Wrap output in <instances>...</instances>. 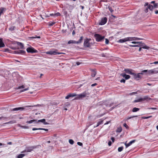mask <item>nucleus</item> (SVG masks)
Here are the masks:
<instances>
[{"instance_id":"nucleus-1","label":"nucleus","mask_w":158,"mask_h":158,"mask_svg":"<svg viewBox=\"0 0 158 158\" xmlns=\"http://www.w3.org/2000/svg\"><path fill=\"white\" fill-rule=\"evenodd\" d=\"M89 94L87 93L86 92H84L83 93L78 95H77L76 97L75 98V99H79L85 98L86 95H89Z\"/></svg>"},{"instance_id":"nucleus-2","label":"nucleus","mask_w":158,"mask_h":158,"mask_svg":"<svg viewBox=\"0 0 158 158\" xmlns=\"http://www.w3.org/2000/svg\"><path fill=\"white\" fill-rule=\"evenodd\" d=\"M151 98H150L148 96H145L143 98H141L139 99H138L137 100H135L134 101V102H140L143 101H144L145 100H146L148 99L150 100Z\"/></svg>"},{"instance_id":"nucleus-3","label":"nucleus","mask_w":158,"mask_h":158,"mask_svg":"<svg viewBox=\"0 0 158 158\" xmlns=\"http://www.w3.org/2000/svg\"><path fill=\"white\" fill-rule=\"evenodd\" d=\"M94 37L95 38L96 41L98 42L102 41L105 38L104 36H102L100 35L97 34H95L94 35Z\"/></svg>"},{"instance_id":"nucleus-4","label":"nucleus","mask_w":158,"mask_h":158,"mask_svg":"<svg viewBox=\"0 0 158 158\" xmlns=\"http://www.w3.org/2000/svg\"><path fill=\"white\" fill-rule=\"evenodd\" d=\"M57 50L55 49L54 51L50 50L49 51L46 52L45 53L47 54H48L50 55H55L62 53L57 52Z\"/></svg>"},{"instance_id":"nucleus-5","label":"nucleus","mask_w":158,"mask_h":158,"mask_svg":"<svg viewBox=\"0 0 158 158\" xmlns=\"http://www.w3.org/2000/svg\"><path fill=\"white\" fill-rule=\"evenodd\" d=\"M36 148L35 146H32L30 147H27L25 149L22 151L21 153H23L25 152H30L32 151L33 149Z\"/></svg>"},{"instance_id":"nucleus-6","label":"nucleus","mask_w":158,"mask_h":158,"mask_svg":"<svg viewBox=\"0 0 158 158\" xmlns=\"http://www.w3.org/2000/svg\"><path fill=\"white\" fill-rule=\"evenodd\" d=\"M90 39H86L84 40V46L85 47L89 48L91 46V44L89 43V41L91 40Z\"/></svg>"},{"instance_id":"nucleus-7","label":"nucleus","mask_w":158,"mask_h":158,"mask_svg":"<svg viewBox=\"0 0 158 158\" xmlns=\"http://www.w3.org/2000/svg\"><path fill=\"white\" fill-rule=\"evenodd\" d=\"M27 51L28 53H37L38 51L36 50L35 49L32 47L30 46L27 48Z\"/></svg>"},{"instance_id":"nucleus-8","label":"nucleus","mask_w":158,"mask_h":158,"mask_svg":"<svg viewBox=\"0 0 158 158\" xmlns=\"http://www.w3.org/2000/svg\"><path fill=\"white\" fill-rule=\"evenodd\" d=\"M144 6L146 8L145 11L146 13L148 12V9H149L150 10H152L153 9V6L152 5H148V3L146 2L144 4Z\"/></svg>"},{"instance_id":"nucleus-9","label":"nucleus","mask_w":158,"mask_h":158,"mask_svg":"<svg viewBox=\"0 0 158 158\" xmlns=\"http://www.w3.org/2000/svg\"><path fill=\"white\" fill-rule=\"evenodd\" d=\"M107 21V18L106 17L102 18L99 22V24L101 25H103L105 24Z\"/></svg>"},{"instance_id":"nucleus-10","label":"nucleus","mask_w":158,"mask_h":158,"mask_svg":"<svg viewBox=\"0 0 158 158\" xmlns=\"http://www.w3.org/2000/svg\"><path fill=\"white\" fill-rule=\"evenodd\" d=\"M139 43L138 44L140 46L139 47H141V48L147 49H148L149 48V47L145 45L144 43H142L141 42H139Z\"/></svg>"},{"instance_id":"nucleus-11","label":"nucleus","mask_w":158,"mask_h":158,"mask_svg":"<svg viewBox=\"0 0 158 158\" xmlns=\"http://www.w3.org/2000/svg\"><path fill=\"white\" fill-rule=\"evenodd\" d=\"M15 52L16 54L22 55H24L26 53L25 51L21 50L15 51Z\"/></svg>"},{"instance_id":"nucleus-12","label":"nucleus","mask_w":158,"mask_h":158,"mask_svg":"<svg viewBox=\"0 0 158 158\" xmlns=\"http://www.w3.org/2000/svg\"><path fill=\"white\" fill-rule=\"evenodd\" d=\"M133 75L134 78L135 79H136L137 80H139V79L141 78V76L139 75V74L137 73V74H135L134 73H133Z\"/></svg>"},{"instance_id":"nucleus-13","label":"nucleus","mask_w":158,"mask_h":158,"mask_svg":"<svg viewBox=\"0 0 158 158\" xmlns=\"http://www.w3.org/2000/svg\"><path fill=\"white\" fill-rule=\"evenodd\" d=\"M39 122L42 123L44 125H48L49 124L46 122L45 119L44 118L37 121V123H38Z\"/></svg>"},{"instance_id":"nucleus-14","label":"nucleus","mask_w":158,"mask_h":158,"mask_svg":"<svg viewBox=\"0 0 158 158\" xmlns=\"http://www.w3.org/2000/svg\"><path fill=\"white\" fill-rule=\"evenodd\" d=\"M24 108L23 107H19L13 109L11 110L12 111H14L19 110H23L24 109Z\"/></svg>"},{"instance_id":"nucleus-15","label":"nucleus","mask_w":158,"mask_h":158,"mask_svg":"<svg viewBox=\"0 0 158 158\" xmlns=\"http://www.w3.org/2000/svg\"><path fill=\"white\" fill-rule=\"evenodd\" d=\"M76 96H77V94H70L68 95L67 96H66L65 97V98L66 99H68L70 97H75Z\"/></svg>"},{"instance_id":"nucleus-16","label":"nucleus","mask_w":158,"mask_h":158,"mask_svg":"<svg viewBox=\"0 0 158 158\" xmlns=\"http://www.w3.org/2000/svg\"><path fill=\"white\" fill-rule=\"evenodd\" d=\"M135 141V140H133L130 141L127 144L126 143H125L126 148H127L128 147L130 146L132 143H134Z\"/></svg>"},{"instance_id":"nucleus-17","label":"nucleus","mask_w":158,"mask_h":158,"mask_svg":"<svg viewBox=\"0 0 158 158\" xmlns=\"http://www.w3.org/2000/svg\"><path fill=\"white\" fill-rule=\"evenodd\" d=\"M131 70H132L129 69H124V71L126 73L133 75L134 73L131 72Z\"/></svg>"},{"instance_id":"nucleus-18","label":"nucleus","mask_w":158,"mask_h":158,"mask_svg":"<svg viewBox=\"0 0 158 158\" xmlns=\"http://www.w3.org/2000/svg\"><path fill=\"white\" fill-rule=\"evenodd\" d=\"M155 71L154 69L148 70L147 75H150L154 73Z\"/></svg>"},{"instance_id":"nucleus-19","label":"nucleus","mask_w":158,"mask_h":158,"mask_svg":"<svg viewBox=\"0 0 158 158\" xmlns=\"http://www.w3.org/2000/svg\"><path fill=\"white\" fill-rule=\"evenodd\" d=\"M100 121H98V122L97 123V125L96 126H94V128L96 127H98L99 125H100L101 124H102L103 123V120H102L101 119H100Z\"/></svg>"},{"instance_id":"nucleus-20","label":"nucleus","mask_w":158,"mask_h":158,"mask_svg":"<svg viewBox=\"0 0 158 158\" xmlns=\"http://www.w3.org/2000/svg\"><path fill=\"white\" fill-rule=\"evenodd\" d=\"M37 123V120L36 119H33L31 120L30 121H27L26 122V123Z\"/></svg>"},{"instance_id":"nucleus-21","label":"nucleus","mask_w":158,"mask_h":158,"mask_svg":"<svg viewBox=\"0 0 158 158\" xmlns=\"http://www.w3.org/2000/svg\"><path fill=\"white\" fill-rule=\"evenodd\" d=\"M126 41H127V39H126V37L124 38L123 39H119L118 41V42L119 43H124Z\"/></svg>"},{"instance_id":"nucleus-22","label":"nucleus","mask_w":158,"mask_h":158,"mask_svg":"<svg viewBox=\"0 0 158 158\" xmlns=\"http://www.w3.org/2000/svg\"><path fill=\"white\" fill-rule=\"evenodd\" d=\"M50 15L51 16H53L55 17L57 16H60V14L59 12H57L56 13L50 14Z\"/></svg>"},{"instance_id":"nucleus-23","label":"nucleus","mask_w":158,"mask_h":158,"mask_svg":"<svg viewBox=\"0 0 158 158\" xmlns=\"http://www.w3.org/2000/svg\"><path fill=\"white\" fill-rule=\"evenodd\" d=\"M44 130L45 131H48V129L43 128H32V130H33V131H35V130Z\"/></svg>"},{"instance_id":"nucleus-24","label":"nucleus","mask_w":158,"mask_h":158,"mask_svg":"<svg viewBox=\"0 0 158 158\" xmlns=\"http://www.w3.org/2000/svg\"><path fill=\"white\" fill-rule=\"evenodd\" d=\"M5 46V45L3 42L2 39L0 38V48L4 47Z\"/></svg>"},{"instance_id":"nucleus-25","label":"nucleus","mask_w":158,"mask_h":158,"mask_svg":"<svg viewBox=\"0 0 158 158\" xmlns=\"http://www.w3.org/2000/svg\"><path fill=\"white\" fill-rule=\"evenodd\" d=\"M83 36H81L80 38V39L79 40H78L77 41H76L77 42V44H79L81 43L83 40Z\"/></svg>"},{"instance_id":"nucleus-26","label":"nucleus","mask_w":158,"mask_h":158,"mask_svg":"<svg viewBox=\"0 0 158 158\" xmlns=\"http://www.w3.org/2000/svg\"><path fill=\"white\" fill-rule=\"evenodd\" d=\"M17 44L20 47L21 49H23L24 48V45L23 44L19 42H18Z\"/></svg>"},{"instance_id":"nucleus-27","label":"nucleus","mask_w":158,"mask_h":158,"mask_svg":"<svg viewBox=\"0 0 158 158\" xmlns=\"http://www.w3.org/2000/svg\"><path fill=\"white\" fill-rule=\"evenodd\" d=\"M126 38L127 41L134 40V37H127Z\"/></svg>"},{"instance_id":"nucleus-28","label":"nucleus","mask_w":158,"mask_h":158,"mask_svg":"<svg viewBox=\"0 0 158 158\" xmlns=\"http://www.w3.org/2000/svg\"><path fill=\"white\" fill-rule=\"evenodd\" d=\"M68 44H77L76 41L74 40H70L68 42Z\"/></svg>"},{"instance_id":"nucleus-29","label":"nucleus","mask_w":158,"mask_h":158,"mask_svg":"<svg viewBox=\"0 0 158 158\" xmlns=\"http://www.w3.org/2000/svg\"><path fill=\"white\" fill-rule=\"evenodd\" d=\"M26 155L25 154H20L17 156V158H23Z\"/></svg>"},{"instance_id":"nucleus-30","label":"nucleus","mask_w":158,"mask_h":158,"mask_svg":"<svg viewBox=\"0 0 158 158\" xmlns=\"http://www.w3.org/2000/svg\"><path fill=\"white\" fill-rule=\"evenodd\" d=\"M139 110V108L134 107L132 111L133 112H136Z\"/></svg>"},{"instance_id":"nucleus-31","label":"nucleus","mask_w":158,"mask_h":158,"mask_svg":"<svg viewBox=\"0 0 158 158\" xmlns=\"http://www.w3.org/2000/svg\"><path fill=\"white\" fill-rule=\"evenodd\" d=\"M96 74V72L95 70L93 71H92L91 73V76L93 77H94L95 76Z\"/></svg>"},{"instance_id":"nucleus-32","label":"nucleus","mask_w":158,"mask_h":158,"mask_svg":"<svg viewBox=\"0 0 158 158\" xmlns=\"http://www.w3.org/2000/svg\"><path fill=\"white\" fill-rule=\"evenodd\" d=\"M15 26L11 27L9 28V30L11 31H13L15 30Z\"/></svg>"},{"instance_id":"nucleus-33","label":"nucleus","mask_w":158,"mask_h":158,"mask_svg":"<svg viewBox=\"0 0 158 158\" xmlns=\"http://www.w3.org/2000/svg\"><path fill=\"white\" fill-rule=\"evenodd\" d=\"M122 131V128L121 127H118L117 128L116 132H120Z\"/></svg>"},{"instance_id":"nucleus-34","label":"nucleus","mask_w":158,"mask_h":158,"mask_svg":"<svg viewBox=\"0 0 158 158\" xmlns=\"http://www.w3.org/2000/svg\"><path fill=\"white\" fill-rule=\"evenodd\" d=\"M139 44H138L137 45H130L129 46L130 47H139Z\"/></svg>"},{"instance_id":"nucleus-35","label":"nucleus","mask_w":158,"mask_h":158,"mask_svg":"<svg viewBox=\"0 0 158 158\" xmlns=\"http://www.w3.org/2000/svg\"><path fill=\"white\" fill-rule=\"evenodd\" d=\"M19 126L21 127L22 128L24 129H28V127L27 126H21L19 125Z\"/></svg>"},{"instance_id":"nucleus-36","label":"nucleus","mask_w":158,"mask_h":158,"mask_svg":"<svg viewBox=\"0 0 158 158\" xmlns=\"http://www.w3.org/2000/svg\"><path fill=\"white\" fill-rule=\"evenodd\" d=\"M123 146H122V147H119L118 148V151L119 152H121L123 150Z\"/></svg>"},{"instance_id":"nucleus-37","label":"nucleus","mask_w":158,"mask_h":158,"mask_svg":"<svg viewBox=\"0 0 158 158\" xmlns=\"http://www.w3.org/2000/svg\"><path fill=\"white\" fill-rule=\"evenodd\" d=\"M140 92V91L139 90H138L136 92H132V93H131L129 94V95H132L133 94H137V92Z\"/></svg>"},{"instance_id":"nucleus-38","label":"nucleus","mask_w":158,"mask_h":158,"mask_svg":"<svg viewBox=\"0 0 158 158\" xmlns=\"http://www.w3.org/2000/svg\"><path fill=\"white\" fill-rule=\"evenodd\" d=\"M69 143L71 144H73L74 143V141L73 140L71 139H70L69 140Z\"/></svg>"},{"instance_id":"nucleus-39","label":"nucleus","mask_w":158,"mask_h":158,"mask_svg":"<svg viewBox=\"0 0 158 158\" xmlns=\"http://www.w3.org/2000/svg\"><path fill=\"white\" fill-rule=\"evenodd\" d=\"M130 76L129 75H126L124 78L126 80H127L130 78Z\"/></svg>"},{"instance_id":"nucleus-40","label":"nucleus","mask_w":158,"mask_h":158,"mask_svg":"<svg viewBox=\"0 0 158 158\" xmlns=\"http://www.w3.org/2000/svg\"><path fill=\"white\" fill-rule=\"evenodd\" d=\"M29 89V87H28L27 88L21 90L20 91V92H24L25 91H26V90H28Z\"/></svg>"},{"instance_id":"nucleus-41","label":"nucleus","mask_w":158,"mask_h":158,"mask_svg":"<svg viewBox=\"0 0 158 158\" xmlns=\"http://www.w3.org/2000/svg\"><path fill=\"white\" fill-rule=\"evenodd\" d=\"M137 116H131V117H128L127 118V120L132 118H134V117H137Z\"/></svg>"},{"instance_id":"nucleus-42","label":"nucleus","mask_w":158,"mask_h":158,"mask_svg":"<svg viewBox=\"0 0 158 158\" xmlns=\"http://www.w3.org/2000/svg\"><path fill=\"white\" fill-rule=\"evenodd\" d=\"M123 126L124 127H126V129H127L129 128L128 126L126 123H124V124H123Z\"/></svg>"},{"instance_id":"nucleus-43","label":"nucleus","mask_w":158,"mask_h":158,"mask_svg":"<svg viewBox=\"0 0 158 158\" xmlns=\"http://www.w3.org/2000/svg\"><path fill=\"white\" fill-rule=\"evenodd\" d=\"M92 124H90L89 123L87 125H86V128L85 129V130H86L87 129H88V128Z\"/></svg>"},{"instance_id":"nucleus-44","label":"nucleus","mask_w":158,"mask_h":158,"mask_svg":"<svg viewBox=\"0 0 158 158\" xmlns=\"http://www.w3.org/2000/svg\"><path fill=\"white\" fill-rule=\"evenodd\" d=\"M153 7H154V8H156L158 7V4L154 3L153 4Z\"/></svg>"},{"instance_id":"nucleus-45","label":"nucleus","mask_w":158,"mask_h":158,"mask_svg":"<svg viewBox=\"0 0 158 158\" xmlns=\"http://www.w3.org/2000/svg\"><path fill=\"white\" fill-rule=\"evenodd\" d=\"M109 10L111 13H112L113 11V10L111 7H108Z\"/></svg>"},{"instance_id":"nucleus-46","label":"nucleus","mask_w":158,"mask_h":158,"mask_svg":"<svg viewBox=\"0 0 158 158\" xmlns=\"http://www.w3.org/2000/svg\"><path fill=\"white\" fill-rule=\"evenodd\" d=\"M24 87H25V86L24 85H22L19 86L18 87V89H21L22 88H24Z\"/></svg>"},{"instance_id":"nucleus-47","label":"nucleus","mask_w":158,"mask_h":158,"mask_svg":"<svg viewBox=\"0 0 158 158\" xmlns=\"http://www.w3.org/2000/svg\"><path fill=\"white\" fill-rule=\"evenodd\" d=\"M109 43V40L107 39H105V43L106 44H108Z\"/></svg>"},{"instance_id":"nucleus-48","label":"nucleus","mask_w":158,"mask_h":158,"mask_svg":"<svg viewBox=\"0 0 158 158\" xmlns=\"http://www.w3.org/2000/svg\"><path fill=\"white\" fill-rule=\"evenodd\" d=\"M152 117V116H148V117H143V118L144 119H148L150 117Z\"/></svg>"},{"instance_id":"nucleus-49","label":"nucleus","mask_w":158,"mask_h":158,"mask_svg":"<svg viewBox=\"0 0 158 158\" xmlns=\"http://www.w3.org/2000/svg\"><path fill=\"white\" fill-rule=\"evenodd\" d=\"M77 144L80 146H82L83 145V144L82 143L80 142H78L77 143Z\"/></svg>"},{"instance_id":"nucleus-50","label":"nucleus","mask_w":158,"mask_h":158,"mask_svg":"<svg viewBox=\"0 0 158 158\" xmlns=\"http://www.w3.org/2000/svg\"><path fill=\"white\" fill-rule=\"evenodd\" d=\"M31 38H33V39L36 38H40V36H34V37H31Z\"/></svg>"},{"instance_id":"nucleus-51","label":"nucleus","mask_w":158,"mask_h":158,"mask_svg":"<svg viewBox=\"0 0 158 158\" xmlns=\"http://www.w3.org/2000/svg\"><path fill=\"white\" fill-rule=\"evenodd\" d=\"M126 74L124 73H122L120 74V75L122 76V77H124Z\"/></svg>"},{"instance_id":"nucleus-52","label":"nucleus","mask_w":158,"mask_h":158,"mask_svg":"<svg viewBox=\"0 0 158 158\" xmlns=\"http://www.w3.org/2000/svg\"><path fill=\"white\" fill-rule=\"evenodd\" d=\"M120 82H123L124 83H125V80L124 79H122L120 81Z\"/></svg>"},{"instance_id":"nucleus-53","label":"nucleus","mask_w":158,"mask_h":158,"mask_svg":"<svg viewBox=\"0 0 158 158\" xmlns=\"http://www.w3.org/2000/svg\"><path fill=\"white\" fill-rule=\"evenodd\" d=\"M6 118V117H4L3 116L0 117V120H2V119H5Z\"/></svg>"},{"instance_id":"nucleus-54","label":"nucleus","mask_w":158,"mask_h":158,"mask_svg":"<svg viewBox=\"0 0 158 158\" xmlns=\"http://www.w3.org/2000/svg\"><path fill=\"white\" fill-rule=\"evenodd\" d=\"M134 40H140V39L137 37H134Z\"/></svg>"},{"instance_id":"nucleus-55","label":"nucleus","mask_w":158,"mask_h":158,"mask_svg":"<svg viewBox=\"0 0 158 158\" xmlns=\"http://www.w3.org/2000/svg\"><path fill=\"white\" fill-rule=\"evenodd\" d=\"M131 43L133 44H138L139 43V42L132 41L131 42Z\"/></svg>"},{"instance_id":"nucleus-56","label":"nucleus","mask_w":158,"mask_h":158,"mask_svg":"<svg viewBox=\"0 0 158 158\" xmlns=\"http://www.w3.org/2000/svg\"><path fill=\"white\" fill-rule=\"evenodd\" d=\"M55 23V22H51V23H50V24H49V25L50 26H52V25H53V24H54Z\"/></svg>"},{"instance_id":"nucleus-57","label":"nucleus","mask_w":158,"mask_h":158,"mask_svg":"<svg viewBox=\"0 0 158 158\" xmlns=\"http://www.w3.org/2000/svg\"><path fill=\"white\" fill-rule=\"evenodd\" d=\"M143 73H145L147 75V72H148V70H143Z\"/></svg>"},{"instance_id":"nucleus-58","label":"nucleus","mask_w":158,"mask_h":158,"mask_svg":"<svg viewBox=\"0 0 158 158\" xmlns=\"http://www.w3.org/2000/svg\"><path fill=\"white\" fill-rule=\"evenodd\" d=\"M148 109H152L153 110H156L157 109V108H153V107H151V108H148Z\"/></svg>"},{"instance_id":"nucleus-59","label":"nucleus","mask_w":158,"mask_h":158,"mask_svg":"<svg viewBox=\"0 0 158 158\" xmlns=\"http://www.w3.org/2000/svg\"><path fill=\"white\" fill-rule=\"evenodd\" d=\"M97 85V83H95L94 84H92V85H91V86H95L96 85Z\"/></svg>"},{"instance_id":"nucleus-60","label":"nucleus","mask_w":158,"mask_h":158,"mask_svg":"<svg viewBox=\"0 0 158 158\" xmlns=\"http://www.w3.org/2000/svg\"><path fill=\"white\" fill-rule=\"evenodd\" d=\"M111 140H112L113 142H114V137H112L111 138Z\"/></svg>"},{"instance_id":"nucleus-61","label":"nucleus","mask_w":158,"mask_h":158,"mask_svg":"<svg viewBox=\"0 0 158 158\" xmlns=\"http://www.w3.org/2000/svg\"><path fill=\"white\" fill-rule=\"evenodd\" d=\"M108 145H109V146H110V145H111V141H110L108 142Z\"/></svg>"},{"instance_id":"nucleus-62","label":"nucleus","mask_w":158,"mask_h":158,"mask_svg":"<svg viewBox=\"0 0 158 158\" xmlns=\"http://www.w3.org/2000/svg\"><path fill=\"white\" fill-rule=\"evenodd\" d=\"M80 64H81L79 62H76V64H77V65H80Z\"/></svg>"},{"instance_id":"nucleus-63","label":"nucleus","mask_w":158,"mask_h":158,"mask_svg":"<svg viewBox=\"0 0 158 158\" xmlns=\"http://www.w3.org/2000/svg\"><path fill=\"white\" fill-rule=\"evenodd\" d=\"M153 63L155 64H158V61H155Z\"/></svg>"},{"instance_id":"nucleus-64","label":"nucleus","mask_w":158,"mask_h":158,"mask_svg":"<svg viewBox=\"0 0 158 158\" xmlns=\"http://www.w3.org/2000/svg\"><path fill=\"white\" fill-rule=\"evenodd\" d=\"M155 13L156 14H158V10H156L155 11Z\"/></svg>"}]
</instances>
